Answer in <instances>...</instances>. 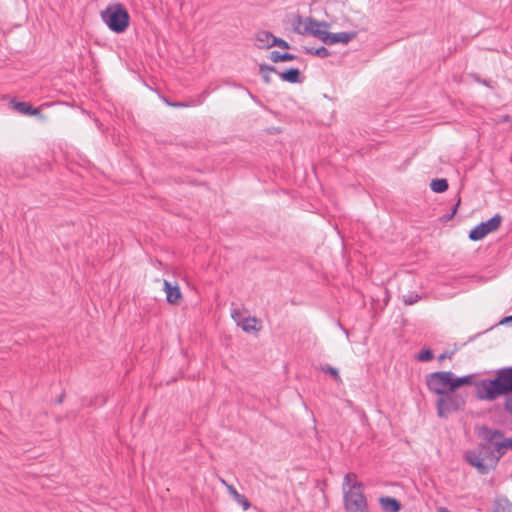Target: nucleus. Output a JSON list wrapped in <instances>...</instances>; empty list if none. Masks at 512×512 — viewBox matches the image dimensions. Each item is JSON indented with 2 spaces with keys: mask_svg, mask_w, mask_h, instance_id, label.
<instances>
[{
  "mask_svg": "<svg viewBox=\"0 0 512 512\" xmlns=\"http://www.w3.org/2000/svg\"><path fill=\"white\" fill-rule=\"evenodd\" d=\"M419 299L418 295L409 294V295H403V301L405 304L412 305L416 303Z\"/></svg>",
  "mask_w": 512,
  "mask_h": 512,
  "instance_id": "nucleus-29",
  "label": "nucleus"
},
{
  "mask_svg": "<svg viewBox=\"0 0 512 512\" xmlns=\"http://www.w3.org/2000/svg\"><path fill=\"white\" fill-rule=\"evenodd\" d=\"M231 317L237 322L238 325H240V321H242L241 312L234 308L231 310Z\"/></svg>",
  "mask_w": 512,
  "mask_h": 512,
  "instance_id": "nucleus-30",
  "label": "nucleus"
},
{
  "mask_svg": "<svg viewBox=\"0 0 512 512\" xmlns=\"http://www.w3.org/2000/svg\"><path fill=\"white\" fill-rule=\"evenodd\" d=\"M489 444H481L478 450H470L465 453V460L473 466L474 463L481 460H488L490 462V456L488 454Z\"/></svg>",
  "mask_w": 512,
  "mask_h": 512,
  "instance_id": "nucleus-8",
  "label": "nucleus"
},
{
  "mask_svg": "<svg viewBox=\"0 0 512 512\" xmlns=\"http://www.w3.org/2000/svg\"><path fill=\"white\" fill-rule=\"evenodd\" d=\"M434 357L432 350L423 349L417 356V359L421 362H428Z\"/></svg>",
  "mask_w": 512,
  "mask_h": 512,
  "instance_id": "nucleus-26",
  "label": "nucleus"
},
{
  "mask_svg": "<svg viewBox=\"0 0 512 512\" xmlns=\"http://www.w3.org/2000/svg\"><path fill=\"white\" fill-rule=\"evenodd\" d=\"M487 461L488 460L477 461L474 463L473 467H475L477 471L482 475L488 474L490 469L494 466L492 464L488 465Z\"/></svg>",
  "mask_w": 512,
  "mask_h": 512,
  "instance_id": "nucleus-23",
  "label": "nucleus"
},
{
  "mask_svg": "<svg viewBox=\"0 0 512 512\" xmlns=\"http://www.w3.org/2000/svg\"><path fill=\"white\" fill-rule=\"evenodd\" d=\"M259 70L262 75L263 80L269 84L271 82L270 73L276 72V69L274 66L266 65V64H260Z\"/></svg>",
  "mask_w": 512,
  "mask_h": 512,
  "instance_id": "nucleus-20",
  "label": "nucleus"
},
{
  "mask_svg": "<svg viewBox=\"0 0 512 512\" xmlns=\"http://www.w3.org/2000/svg\"><path fill=\"white\" fill-rule=\"evenodd\" d=\"M506 410L512 414V395H509L505 402Z\"/></svg>",
  "mask_w": 512,
  "mask_h": 512,
  "instance_id": "nucleus-32",
  "label": "nucleus"
},
{
  "mask_svg": "<svg viewBox=\"0 0 512 512\" xmlns=\"http://www.w3.org/2000/svg\"><path fill=\"white\" fill-rule=\"evenodd\" d=\"M472 380V375L456 377L450 371H440L429 374L426 377V384L428 389L439 397L447 392H454L463 385H471Z\"/></svg>",
  "mask_w": 512,
  "mask_h": 512,
  "instance_id": "nucleus-2",
  "label": "nucleus"
},
{
  "mask_svg": "<svg viewBox=\"0 0 512 512\" xmlns=\"http://www.w3.org/2000/svg\"><path fill=\"white\" fill-rule=\"evenodd\" d=\"M270 59L272 62H286L296 59V56L290 53H280L278 51H272L270 53Z\"/></svg>",
  "mask_w": 512,
  "mask_h": 512,
  "instance_id": "nucleus-17",
  "label": "nucleus"
},
{
  "mask_svg": "<svg viewBox=\"0 0 512 512\" xmlns=\"http://www.w3.org/2000/svg\"><path fill=\"white\" fill-rule=\"evenodd\" d=\"M447 357H448V354H447V353H443V354H441V355L438 357V359H439V361H443V360H444V359H446Z\"/></svg>",
  "mask_w": 512,
  "mask_h": 512,
  "instance_id": "nucleus-36",
  "label": "nucleus"
},
{
  "mask_svg": "<svg viewBox=\"0 0 512 512\" xmlns=\"http://www.w3.org/2000/svg\"><path fill=\"white\" fill-rule=\"evenodd\" d=\"M503 321H504V322L512 321V315H511V316L506 317Z\"/></svg>",
  "mask_w": 512,
  "mask_h": 512,
  "instance_id": "nucleus-37",
  "label": "nucleus"
},
{
  "mask_svg": "<svg viewBox=\"0 0 512 512\" xmlns=\"http://www.w3.org/2000/svg\"><path fill=\"white\" fill-rule=\"evenodd\" d=\"M304 51L307 54L317 56L319 58H327L330 56V51L325 48L324 46H321L319 48H313V47H304Z\"/></svg>",
  "mask_w": 512,
  "mask_h": 512,
  "instance_id": "nucleus-18",
  "label": "nucleus"
},
{
  "mask_svg": "<svg viewBox=\"0 0 512 512\" xmlns=\"http://www.w3.org/2000/svg\"><path fill=\"white\" fill-rule=\"evenodd\" d=\"M502 437L503 433L499 430H488L485 436L487 442L493 443L494 450L495 452H497V455H495L494 452L490 451V448L488 449L490 463H492L493 466H495L498 463L499 459L505 454L506 449L509 447V444H507V440L502 442L495 441V439Z\"/></svg>",
  "mask_w": 512,
  "mask_h": 512,
  "instance_id": "nucleus-7",
  "label": "nucleus"
},
{
  "mask_svg": "<svg viewBox=\"0 0 512 512\" xmlns=\"http://www.w3.org/2000/svg\"><path fill=\"white\" fill-rule=\"evenodd\" d=\"M465 403V400L459 394L447 392L437 399V412L440 417H446L448 414L457 411Z\"/></svg>",
  "mask_w": 512,
  "mask_h": 512,
  "instance_id": "nucleus-5",
  "label": "nucleus"
},
{
  "mask_svg": "<svg viewBox=\"0 0 512 512\" xmlns=\"http://www.w3.org/2000/svg\"><path fill=\"white\" fill-rule=\"evenodd\" d=\"M101 18L108 28L115 33H123L129 26L130 17L121 4L108 6L101 12Z\"/></svg>",
  "mask_w": 512,
  "mask_h": 512,
  "instance_id": "nucleus-3",
  "label": "nucleus"
},
{
  "mask_svg": "<svg viewBox=\"0 0 512 512\" xmlns=\"http://www.w3.org/2000/svg\"><path fill=\"white\" fill-rule=\"evenodd\" d=\"M379 502H380L381 508L385 512H398L401 509L400 502L397 499L392 498V497H388V496L381 497L379 499Z\"/></svg>",
  "mask_w": 512,
  "mask_h": 512,
  "instance_id": "nucleus-12",
  "label": "nucleus"
},
{
  "mask_svg": "<svg viewBox=\"0 0 512 512\" xmlns=\"http://www.w3.org/2000/svg\"><path fill=\"white\" fill-rule=\"evenodd\" d=\"M355 482H358L356 474L347 473L344 477L343 488H349Z\"/></svg>",
  "mask_w": 512,
  "mask_h": 512,
  "instance_id": "nucleus-27",
  "label": "nucleus"
},
{
  "mask_svg": "<svg viewBox=\"0 0 512 512\" xmlns=\"http://www.w3.org/2000/svg\"><path fill=\"white\" fill-rule=\"evenodd\" d=\"M309 25L307 24V18L303 19L301 16H297L293 22V29L300 35H310Z\"/></svg>",
  "mask_w": 512,
  "mask_h": 512,
  "instance_id": "nucleus-16",
  "label": "nucleus"
},
{
  "mask_svg": "<svg viewBox=\"0 0 512 512\" xmlns=\"http://www.w3.org/2000/svg\"><path fill=\"white\" fill-rule=\"evenodd\" d=\"M344 507L347 512H368V504L361 482L343 488Z\"/></svg>",
  "mask_w": 512,
  "mask_h": 512,
  "instance_id": "nucleus-4",
  "label": "nucleus"
},
{
  "mask_svg": "<svg viewBox=\"0 0 512 512\" xmlns=\"http://www.w3.org/2000/svg\"><path fill=\"white\" fill-rule=\"evenodd\" d=\"M356 36L355 32H339V33H329V37L327 38V45H333L336 43L347 44Z\"/></svg>",
  "mask_w": 512,
  "mask_h": 512,
  "instance_id": "nucleus-9",
  "label": "nucleus"
},
{
  "mask_svg": "<svg viewBox=\"0 0 512 512\" xmlns=\"http://www.w3.org/2000/svg\"><path fill=\"white\" fill-rule=\"evenodd\" d=\"M325 371L328 372L329 374H331L335 378V380L341 381V378L339 376V373H338L337 369H335V368H333L331 366H327Z\"/></svg>",
  "mask_w": 512,
  "mask_h": 512,
  "instance_id": "nucleus-31",
  "label": "nucleus"
},
{
  "mask_svg": "<svg viewBox=\"0 0 512 512\" xmlns=\"http://www.w3.org/2000/svg\"><path fill=\"white\" fill-rule=\"evenodd\" d=\"M328 28H318L312 31V36L316 37L317 39L321 40L323 43L327 42V38L329 37V33L327 31Z\"/></svg>",
  "mask_w": 512,
  "mask_h": 512,
  "instance_id": "nucleus-25",
  "label": "nucleus"
},
{
  "mask_svg": "<svg viewBox=\"0 0 512 512\" xmlns=\"http://www.w3.org/2000/svg\"><path fill=\"white\" fill-rule=\"evenodd\" d=\"M278 75L283 81H287L289 83L300 82V71L297 68H290L285 72L278 73Z\"/></svg>",
  "mask_w": 512,
  "mask_h": 512,
  "instance_id": "nucleus-15",
  "label": "nucleus"
},
{
  "mask_svg": "<svg viewBox=\"0 0 512 512\" xmlns=\"http://www.w3.org/2000/svg\"><path fill=\"white\" fill-rule=\"evenodd\" d=\"M271 44H272V47L273 46H278V47L283 48V49H289L290 48L289 44L285 40H283L281 38H277L276 36H274V38L272 39Z\"/></svg>",
  "mask_w": 512,
  "mask_h": 512,
  "instance_id": "nucleus-28",
  "label": "nucleus"
},
{
  "mask_svg": "<svg viewBox=\"0 0 512 512\" xmlns=\"http://www.w3.org/2000/svg\"><path fill=\"white\" fill-rule=\"evenodd\" d=\"M501 221L502 217L496 214L488 221L481 222L470 231V240L479 241L483 239L489 233L496 231L500 227Z\"/></svg>",
  "mask_w": 512,
  "mask_h": 512,
  "instance_id": "nucleus-6",
  "label": "nucleus"
},
{
  "mask_svg": "<svg viewBox=\"0 0 512 512\" xmlns=\"http://www.w3.org/2000/svg\"><path fill=\"white\" fill-rule=\"evenodd\" d=\"M167 103H168V105L173 106V107H184V106H187L186 104L180 103V102H176V103L167 102Z\"/></svg>",
  "mask_w": 512,
  "mask_h": 512,
  "instance_id": "nucleus-34",
  "label": "nucleus"
},
{
  "mask_svg": "<svg viewBox=\"0 0 512 512\" xmlns=\"http://www.w3.org/2000/svg\"><path fill=\"white\" fill-rule=\"evenodd\" d=\"M307 24L309 25V32L310 35L312 34V31L318 28H328L329 24L325 21H317L314 18L307 17Z\"/></svg>",
  "mask_w": 512,
  "mask_h": 512,
  "instance_id": "nucleus-22",
  "label": "nucleus"
},
{
  "mask_svg": "<svg viewBox=\"0 0 512 512\" xmlns=\"http://www.w3.org/2000/svg\"><path fill=\"white\" fill-rule=\"evenodd\" d=\"M13 107L21 114L42 117L38 108H34L26 102H13Z\"/></svg>",
  "mask_w": 512,
  "mask_h": 512,
  "instance_id": "nucleus-13",
  "label": "nucleus"
},
{
  "mask_svg": "<svg viewBox=\"0 0 512 512\" xmlns=\"http://www.w3.org/2000/svg\"><path fill=\"white\" fill-rule=\"evenodd\" d=\"M432 191L442 193L448 189V182L446 179H433L430 183Z\"/></svg>",
  "mask_w": 512,
  "mask_h": 512,
  "instance_id": "nucleus-19",
  "label": "nucleus"
},
{
  "mask_svg": "<svg viewBox=\"0 0 512 512\" xmlns=\"http://www.w3.org/2000/svg\"><path fill=\"white\" fill-rule=\"evenodd\" d=\"M163 285H164V291L166 292L167 301L170 304H177L182 296L180 288L177 285L173 286L167 280H164Z\"/></svg>",
  "mask_w": 512,
  "mask_h": 512,
  "instance_id": "nucleus-10",
  "label": "nucleus"
},
{
  "mask_svg": "<svg viewBox=\"0 0 512 512\" xmlns=\"http://www.w3.org/2000/svg\"><path fill=\"white\" fill-rule=\"evenodd\" d=\"M257 319L256 318H245L240 323V326L245 332L258 331L256 327Z\"/></svg>",
  "mask_w": 512,
  "mask_h": 512,
  "instance_id": "nucleus-21",
  "label": "nucleus"
},
{
  "mask_svg": "<svg viewBox=\"0 0 512 512\" xmlns=\"http://www.w3.org/2000/svg\"><path fill=\"white\" fill-rule=\"evenodd\" d=\"M228 493L232 496L237 504L242 506L244 510H248L250 508L251 504L248 499L244 495L240 494L234 486H228Z\"/></svg>",
  "mask_w": 512,
  "mask_h": 512,
  "instance_id": "nucleus-14",
  "label": "nucleus"
},
{
  "mask_svg": "<svg viewBox=\"0 0 512 512\" xmlns=\"http://www.w3.org/2000/svg\"><path fill=\"white\" fill-rule=\"evenodd\" d=\"M221 484L224 485L226 487V489L228 490V486H231L230 484H228L223 478H220L219 479Z\"/></svg>",
  "mask_w": 512,
  "mask_h": 512,
  "instance_id": "nucleus-35",
  "label": "nucleus"
},
{
  "mask_svg": "<svg viewBox=\"0 0 512 512\" xmlns=\"http://www.w3.org/2000/svg\"><path fill=\"white\" fill-rule=\"evenodd\" d=\"M512 393V367L499 369L494 379H484L476 385V395L481 400H496Z\"/></svg>",
  "mask_w": 512,
  "mask_h": 512,
  "instance_id": "nucleus-1",
  "label": "nucleus"
},
{
  "mask_svg": "<svg viewBox=\"0 0 512 512\" xmlns=\"http://www.w3.org/2000/svg\"><path fill=\"white\" fill-rule=\"evenodd\" d=\"M457 206H458V203L454 206V208H453V210H452V212H451L450 214H447V215H444V216H443V219H444L445 221H449L450 219H452V217H453V216L455 215V213H456Z\"/></svg>",
  "mask_w": 512,
  "mask_h": 512,
  "instance_id": "nucleus-33",
  "label": "nucleus"
},
{
  "mask_svg": "<svg viewBox=\"0 0 512 512\" xmlns=\"http://www.w3.org/2000/svg\"><path fill=\"white\" fill-rule=\"evenodd\" d=\"M494 512H512V503L504 499L496 504Z\"/></svg>",
  "mask_w": 512,
  "mask_h": 512,
  "instance_id": "nucleus-24",
  "label": "nucleus"
},
{
  "mask_svg": "<svg viewBox=\"0 0 512 512\" xmlns=\"http://www.w3.org/2000/svg\"><path fill=\"white\" fill-rule=\"evenodd\" d=\"M274 38V35L268 31H259L256 33L255 37V45L259 49H266L272 47V39Z\"/></svg>",
  "mask_w": 512,
  "mask_h": 512,
  "instance_id": "nucleus-11",
  "label": "nucleus"
},
{
  "mask_svg": "<svg viewBox=\"0 0 512 512\" xmlns=\"http://www.w3.org/2000/svg\"><path fill=\"white\" fill-rule=\"evenodd\" d=\"M507 444H509V447L512 448V438L507 440Z\"/></svg>",
  "mask_w": 512,
  "mask_h": 512,
  "instance_id": "nucleus-38",
  "label": "nucleus"
}]
</instances>
